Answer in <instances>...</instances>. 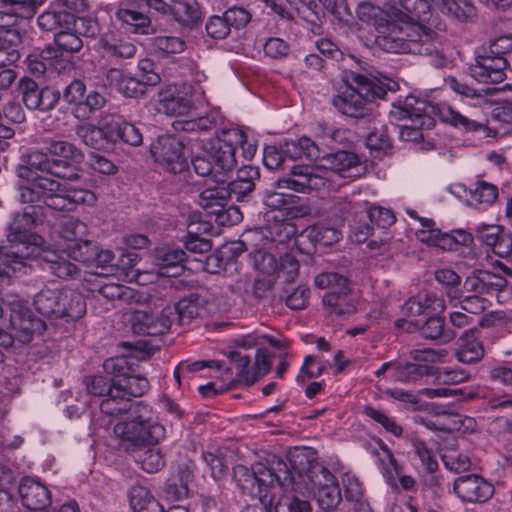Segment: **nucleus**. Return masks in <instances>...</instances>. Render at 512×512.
<instances>
[{"instance_id": "31", "label": "nucleus", "mask_w": 512, "mask_h": 512, "mask_svg": "<svg viewBox=\"0 0 512 512\" xmlns=\"http://www.w3.org/2000/svg\"><path fill=\"white\" fill-rule=\"evenodd\" d=\"M479 239L501 258L512 259V234L499 227H484L479 231Z\"/></svg>"}, {"instance_id": "60", "label": "nucleus", "mask_w": 512, "mask_h": 512, "mask_svg": "<svg viewBox=\"0 0 512 512\" xmlns=\"http://www.w3.org/2000/svg\"><path fill=\"white\" fill-rule=\"evenodd\" d=\"M363 413L376 423L380 424L387 432L391 433L395 437L402 436V427L398 425L393 417H390L384 411L376 409L372 406H365Z\"/></svg>"}, {"instance_id": "21", "label": "nucleus", "mask_w": 512, "mask_h": 512, "mask_svg": "<svg viewBox=\"0 0 512 512\" xmlns=\"http://www.w3.org/2000/svg\"><path fill=\"white\" fill-rule=\"evenodd\" d=\"M508 285L506 278L489 270H474L464 281L467 292L478 294L481 297H494L502 292Z\"/></svg>"}, {"instance_id": "8", "label": "nucleus", "mask_w": 512, "mask_h": 512, "mask_svg": "<svg viewBox=\"0 0 512 512\" xmlns=\"http://www.w3.org/2000/svg\"><path fill=\"white\" fill-rule=\"evenodd\" d=\"M255 473V497H258L265 507H273L274 498H276L275 490L289 491L294 487L293 472L286 462L280 458L273 457L268 465L256 463Z\"/></svg>"}, {"instance_id": "52", "label": "nucleus", "mask_w": 512, "mask_h": 512, "mask_svg": "<svg viewBox=\"0 0 512 512\" xmlns=\"http://www.w3.org/2000/svg\"><path fill=\"white\" fill-rule=\"evenodd\" d=\"M319 508L325 512H338L342 502L341 490L338 483L322 487L314 492Z\"/></svg>"}, {"instance_id": "44", "label": "nucleus", "mask_w": 512, "mask_h": 512, "mask_svg": "<svg viewBox=\"0 0 512 512\" xmlns=\"http://www.w3.org/2000/svg\"><path fill=\"white\" fill-rule=\"evenodd\" d=\"M341 236V232L335 227H331L324 223H318L306 229L304 233L297 236L295 244L297 246L301 245L302 239L306 237L324 246H331L337 243L341 239Z\"/></svg>"}, {"instance_id": "34", "label": "nucleus", "mask_w": 512, "mask_h": 512, "mask_svg": "<svg viewBox=\"0 0 512 512\" xmlns=\"http://www.w3.org/2000/svg\"><path fill=\"white\" fill-rule=\"evenodd\" d=\"M350 289L348 286L327 292L322 299L329 315L346 317L354 313L355 306L347 299Z\"/></svg>"}, {"instance_id": "49", "label": "nucleus", "mask_w": 512, "mask_h": 512, "mask_svg": "<svg viewBox=\"0 0 512 512\" xmlns=\"http://www.w3.org/2000/svg\"><path fill=\"white\" fill-rule=\"evenodd\" d=\"M135 402H131L129 398H126L123 394L115 393V388L105 396L100 403L101 411L110 416H119L122 414L129 415L132 412V408Z\"/></svg>"}, {"instance_id": "11", "label": "nucleus", "mask_w": 512, "mask_h": 512, "mask_svg": "<svg viewBox=\"0 0 512 512\" xmlns=\"http://www.w3.org/2000/svg\"><path fill=\"white\" fill-rule=\"evenodd\" d=\"M62 97L72 106V115L79 121L89 120L106 105V98L98 91L86 94V85L80 79L72 80L63 90Z\"/></svg>"}, {"instance_id": "43", "label": "nucleus", "mask_w": 512, "mask_h": 512, "mask_svg": "<svg viewBox=\"0 0 512 512\" xmlns=\"http://www.w3.org/2000/svg\"><path fill=\"white\" fill-rule=\"evenodd\" d=\"M433 311L444 310V300L438 298L435 294H425L410 297L402 306V313L407 316H419L427 309Z\"/></svg>"}, {"instance_id": "16", "label": "nucleus", "mask_w": 512, "mask_h": 512, "mask_svg": "<svg viewBox=\"0 0 512 512\" xmlns=\"http://www.w3.org/2000/svg\"><path fill=\"white\" fill-rule=\"evenodd\" d=\"M65 172L61 169V163L55 162L49 157L48 153L40 150H32L23 154L20 163L16 167V175L19 179L43 177L40 173H47L59 178V176H67Z\"/></svg>"}, {"instance_id": "3", "label": "nucleus", "mask_w": 512, "mask_h": 512, "mask_svg": "<svg viewBox=\"0 0 512 512\" xmlns=\"http://www.w3.org/2000/svg\"><path fill=\"white\" fill-rule=\"evenodd\" d=\"M346 88L333 97L334 107L344 115L362 118L367 114V106L376 99H384L393 82L365 74L351 72L347 76Z\"/></svg>"}, {"instance_id": "40", "label": "nucleus", "mask_w": 512, "mask_h": 512, "mask_svg": "<svg viewBox=\"0 0 512 512\" xmlns=\"http://www.w3.org/2000/svg\"><path fill=\"white\" fill-rule=\"evenodd\" d=\"M213 187H206L199 194V205L210 213H219L231 196L226 183H218Z\"/></svg>"}, {"instance_id": "64", "label": "nucleus", "mask_w": 512, "mask_h": 512, "mask_svg": "<svg viewBox=\"0 0 512 512\" xmlns=\"http://www.w3.org/2000/svg\"><path fill=\"white\" fill-rule=\"evenodd\" d=\"M276 512H310L311 505L308 501L302 500L296 496L284 495L278 500L274 498Z\"/></svg>"}, {"instance_id": "36", "label": "nucleus", "mask_w": 512, "mask_h": 512, "mask_svg": "<svg viewBox=\"0 0 512 512\" xmlns=\"http://www.w3.org/2000/svg\"><path fill=\"white\" fill-rule=\"evenodd\" d=\"M21 37L16 30L0 31V69L10 67L20 58L18 46Z\"/></svg>"}, {"instance_id": "53", "label": "nucleus", "mask_w": 512, "mask_h": 512, "mask_svg": "<svg viewBox=\"0 0 512 512\" xmlns=\"http://www.w3.org/2000/svg\"><path fill=\"white\" fill-rule=\"evenodd\" d=\"M98 243L96 241L83 239L66 247L68 256L75 261L91 264L97 255Z\"/></svg>"}, {"instance_id": "55", "label": "nucleus", "mask_w": 512, "mask_h": 512, "mask_svg": "<svg viewBox=\"0 0 512 512\" xmlns=\"http://www.w3.org/2000/svg\"><path fill=\"white\" fill-rule=\"evenodd\" d=\"M102 46L105 52L116 59H129L136 53V46L130 40L126 39H104Z\"/></svg>"}, {"instance_id": "29", "label": "nucleus", "mask_w": 512, "mask_h": 512, "mask_svg": "<svg viewBox=\"0 0 512 512\" xmlns=\"http://www.w3.org/2000/svg\"><path fill=\"white\" fill-rule=\"evenodd\" d=\"M260 179L259 168L244 165L238 169L236 178L227 183L230 195H235L237 201L245 200L255 189L256 181Z\"/></svg>"}, {"instance_id": "25", "label": "nucleus", "mask_w": 512, "mask_h": 512, "mask_svg": "<svg viewBox=\"0 0 512 512\" xmlns=\"http://www.w3.org/2000/svg\"><path fill=\"white\" fill-rule=\"evenodd\" d=\"M86 23L89 26L84 33L94 35L97 31V25L93 20L76 18L73 14L66 11H47L38 17V25L45 31H59L62 28L70 29L71 26H75L79 30V26H84Z\"/></svg>"}, {"instance_id": "63", "label": "nucleus", "mask_w": 512, "mask_h": 512, "mask_svg": "<svg viewBox=\"0 0 512 512\" xmlns=\"http://www.w3.org/2000/svg\"><path fill=\"white\" fill-rule=\"evenodd\" d=\"M83 383L88 394L97 397H105L114 389L113 376H111V379L102 375L86 376Z\"/></svg>"}, {"instance_id": "6", "label": "nucleus", "mask_w": 512, "mask_h": 512, "mask_svg": "<svg viewBox=\"0 0 512 512\" xmlns=\"http://www.w3.org/2000/svg\"><path fill=\"white\" fill-rule=\"evenodd\" d=\"M37 220L38 208L27 206L13 213L6 226V238L11 244L7 249L26 261L37 256L39 248L44 244V239L33 233Z\"/></svg>"}, {"instance_id": "62", "label": "nucleus", "mask_w": 512, "mask_h": 512, "mask_svg": "<svg viewBox=\"0 0 512 512\" xmlns=\"http://www.w3.org/2000/svg\"><path fill=\"white\" fill-rule=\"evenodd\" d=\"M98 294L107 300H118L126 303H130L131 300L135 297V292L133 289L116 283H106L100 286L98 289Z\"/></svg>"}, {"instance_id": "35", "label": "nucleus", "mask_w": 512, "mask_h": 512, "mask_svg": "<svg viewBox=\"0 0 512 512\" xmlns=\"http://www.w3.org/2000/svg\"><path fill=\"white\" fill-rule=\"evenodd\" d=\"M445 321L442 317L431 316L420 327L418 323H410L407 331L412 332L414 329H419L421 335L430 340H441L443 343H448L455 338V333L450 329H445Z\"/></svg>"}, {"instance_id": "45", "label": "nucleus", "mask_w": 512, "mask_h": 512, "mask_svg": "<svg viewBox=\"0 0 512 512\" xmlns=\"http://www.w3.org/2000/svg\"><path fill=\"white\" fill-rule=\"evenodd\" d=\"M228 358L233 368L236 370V379H230L226 389H231L235 383H245L247 386H251L255 383L256 377L255 373H253V369L250 367V357L248 355L233 350L228 353Z\"/></svg>"}, {"instance_id": "19", "label": "nucleus", "mask_w": 512, "mask_h": 512, "mask_svg": "<svg viewBox=\"0 0 512 512\" xmlns=\"http://www.w3.org/2000/svg\"><path fill=\"white\" fill-rule=\"evenodd\" d=\"M46 150L50 158L57 163H61L62 171L71 176H59L60 179L74 181L79 179V169L76 163L83 159V153L74 144L64 140H49L46 142Z\"/></svg>"}, {"instance_id": "17", "label": "nucleus", "mask_w": 512, "mask_h": 512, "mask_svg": "<svg viewBox=\"0 0 512 512\" xmlns=\"http://www.w3.org/2000/svg\"><path fill=\"white\" fill-rule=\"evenodd\" d=\"M33 259H38L44 271L59 279L71 280L80 275V269L70 260L66 247L59 251L49 250L41 246L38 255Z\"/></svg>"}, {"instance_id": "26", "label": "nucleus", "mask_w": 512, "mask_h": 512, "mask_svg": "<svg viewBox=\"0 0 512 512\" xmlns=\"http://www.w3.org/2000/svg\"><path fill=\"white\" fill-rule=\"evenodd\" d=\"M22 504L30 510H43L52 501L48 487L31 477H24L18 488Z\"/></svg>"}, {"instance_id": "42", "label": "nucleus", "mask_w": 512, "mask_h": 512, "mask_svg": "<svg viewBox=\"0 0 512 512\" xmlns=\"http://www.w3.org/2000/svg\"><path fill=\"white\" fill-rule=\"evenodd\" d=\"M61 292L62 289L44 288L40 290L34 296L35 309L49 319H58Z\"/></svg>"}, {"instance_id": "50", "label": "nucleus", "mask_w": 512, "mask_h": 512, "mask_svg": "<svg viewBox=\"0 0 512 512\" xmlns=\"http://www.w3.org/2000/svg\"><path fill=\"white\" fill-rule=\"evenodd\" d=\"M125 123L126 121L118 114L108 113L103 115L98 123L103 141L110 144L118 143Z\"/></svg>"}, {"instance_id": "2", "label": "nucleus", "mask_w": 512, "mask_h": 512, "mask_svg": "<svg viewBox=\"0 0 512 512\" xmlns=\"http://www.w3.org/2000/svg\"><path fill=\"white\" fill-rule=\"evenodd\" d=\"M295 147H298L307 159L317 164L313 167L304 165L289 167L290 173L276 182L279 189H290L302 193L307 190L321 189L327 185L329 172L350 177L351 175L347 172L360 163L358 155L350 151L340 150L322 154L318 145L305 136L298 140Z\"/></svg>"}, {"instance_id": "14", "label": "nucleus", "mask_w": 512, "mask_h": 512, "mask_svg": "<svg viewBox=\"0 0 512 512\" xmlns=\"http://www.w3.org/2000/svg\"><path fill=\"white\" fill-rule=\"evenodd\" d=\"M175 317V309L166 306L161 311L136 310L130 317L132 331L137 335L161 336L166 334Z\"/></svg>"}, {"instance_id": "24", "label": "nucleus", "mask_w": 512, "mask_h": 512, "mask_svg": "<svg viewBox=\"0 0 512 512\" xmlns=\"http://www.w3.org/2000/svg\"><path fill=\"white\" fill-rule=\"evenodd\" d=\"M158 103L166 115L173 117L187 115L193 106L191 97L177 84L163 86L158 91Z\"/></svg>"}, {"instance_id": "23", "label": "nucleus", "mask_w": 512, "mask_h": 512, "mask_svg": "<svg viewBox=\"0 0 512 512\" xmlns=\"http://www.w3.org/2000/svg\"><path fill=\"white\" fill-rule=\"evenodd\" d=\"M454 491L465 502L480 503L492 497L494 488L484 478L471 474L458 477L454 482Z\"/></svg>"}, {"instance_id": "4", "label": "nucleus", "mask_w": 512, "mask_h": 512, "mask_svg": "<svg viewBox=\"0 0 512 512\" xmlns=\"http://www.w3.org/2000/svg\"><path fill=\"white\" fill-rule=\"evenodd\" d=\"M133 407L128 419L114 426L115 435L127 451L147 444H158L165 437V428L158 422L152 407L142 401L135 402Z\"/></svg>"}, {"instance_id": "59", "label": "nucleus", "mask_w": 512, "mask_h": 512, "mask_svg": "<svg viewBox=\"0 0 512 512\" xmlns=\"http://www.w3.org/2000/svg\"><path fill=\"white\" fill-rule=\"evenodd\" d=\"M75 135L83 144L94 149H100L103 146V139L99 126L85 122L78 124L74 128Z\"/></svg>"}, {"instance_id": "30", "label": "nucleus", "mask_w": 512, "mask_h": 512, "mask_svg": "<svg viewBox=\"0 0 512 512\" xmlns=\"http://www.w3.org/2000/svg\"><path fill=\"white\" fill-rule=\"evenodd\" d=\"M485 349L475 336V330L465 331L457 340L456 359L463 364L478 363L484 357Z\"/></svg>"}, {"instance_id": "39", "label": "nucleus", "mask_w": 512, "mask_h": 512, "mask_svg": "<svg viewBox=\"0 0 512 512\" xmlns=\"http://www.w3.org/2000/svg\"><path fill=\"white\" fill-rule=\"evenodd\" d=\"M172 309H175V316L178 317L179 324L183 326L189 325L206 312L203 300L198 295L182 298L175 306H172Z\"/></svg>"}, {"instance_id": "32", "label": "nucleus", "mask_w": 512, "mask_h": 512, "mask_svg": "<svg viewBox=\"0 0 512 512\" xmlns=\"http://www.w3.org/2000/svg\"><path fill=\"white\" fill-rule=\"evenodd\" d=\"M292 199V196L281 192H268L265 194L263 202L267 207L279 210L282 216H286L288 219L301 218L310 213L309 207L293 205Z\"/></svg>"}, {"instance_id": "15", "label": "nucleus", "mask_w": 512, "mask_h": 512, "mask_svg": "<svg viewBox=\"0 0 512 512\" xmlns=\"http://www.w3.org/2000/svg\"><path fill=\"white\" fill-rule=\"evenodd\" d=\"M17 92L29 110L47 112L58 103L61 93L48 86L39 85L30 77H23L17 83Z\"/></svg>"}, {"instance_id": "5", "label": "nucleus", "mask_w": 512, "mask_h": 512, "mask_svg": "<svg viewBox=\"0 0 512 512\" xmlns=\"http://www.w3.org/2000/svg\"><path fill=\"white\" fill-rule=\"evenodd\" d=\"M403 10L411 13L413 21L424 27H429L434 33L433 40L437 33L434 29L441 30V22L436 10L443 14L464 22L476 15L474 5L467 0H399Z\"/></svg>"}, {"instance_id": "18", "label": "nucleus", "mask_w": 512, "mask_h": 512, "mask_svg": "<svg viewBox=\"0 0 512 512\" xmlns=\"http://www.w3.org/2000/svg\"><path fill=\"white\" fill-rule=\"evenodd\" d=\"M290 463L314 492L337 483L335 476L324 465L317 461H310L304 453L293 454Z\"/></svg>"}, {"instance_id": "13", "label": "nucleus", "mask_w": 512, "mask_h": 512, "mask_svg": "<svg viewBox=\"0 0 512 512\" xmlns=\"http://www.w3.org/2000/svg\"><path fill=\"white\" fill-rule=\"evenodd\" d=\"M154 161L170 173H180L188 167L183 141L173 135H161L151 144Z\"/></svg>"}, {"instance_id": "22", "label": "nucleus", "mask_w": 512, "mask_h": 512, "mask_svg": "<svg viewBox=\"0 0 512 512\" xmlns=\"http://www.w3.org/2000/svg\"><path fill=\"white\" fill-rule=\"evenodd\" d=\"M46 196L45 205L56 211H73L80 204L92 203L94 194L85 189L62 188L57 182V187Z\"/></svg>"}, {"instance_id": "54", "label": "nucleus", "mask_w": 512, "mask_h": 512, "mask_svg": "<svg viewBox=\"0 0 512 512\" xmlns=\"http://www.w3.org/2000/svg\"><path fill=\"white\" fill-rule=\"evenodd\" d=\"M59 57L58 50L54 47L47 46L39 55L33 54L27 57L28 69L35 75H43L48 66H52L53 60Z\"/></svg>"}, {"instance_id": "51", "label": "nucleus", "mask_w": 512, "mask_h": 512, "mask_svg": "<svg viewBox=\"0 0 512 512\" xmlns=\"http://www.w3.org/2000/svg\"><path fill=\"white\" fill-rule=\"evenodd\" d=\"M59 236L66 242L65 247L78 243L88 234L87 225L75 218H68L61 222L59 226Z\"/></svg>"}, {"instance_id": "46", "label": "nucleus", "mask_w": 512, "mask_h": 512, "mask_svg": "<svg viewBox=\"0 0 512 512\" xmlns=\"http://www.w3.org/2000/svg\"><path fill=\"white\" fill-rule=\"evenodd\" d=\"M129 497L134 512H163L164 510L159 501L144 486H133Z\"/></svg>"}, {"instance_id": "48", "label": "nucleus", "mask_w": 512, "mask_h": 512, "mask_svg": "<svg viewBox=\"0 0 512 512\" xmlns=\"http://www.w3.org/2000/svg\"><path fill=\"white\" fill-rule=\"evenodd\" d=\"M433 367L416 363H394L392 377L395 381L415 383L432 373Z\"/></svg>"}, {"instance_id": "20", "label": "nucleus", "mask_w": 512, "mask_h": 512, "mask_svg": "<svg viewBox=\"0 0 512 512\" xmlns=\"http://www.w3.org/2000/svg\"><path fill=\"white\" fill-rule=\"evenodd\" d=\"M508 62L505 57L488 54L486 48L478 54L470 66V75L482 83H500L505 78Z\"/></svg>"}, {"instance_id": "28", "label": "nucleus", "mask_w": 512, "mask_h": 512, "mask_svg": "<svg viewBox=\"0 0 512 512\" xmlns=\"http://www.w3.org/2000/svg\"><path fill=\"white\" fill-rule=\"evenodd\" d=\"M107 82L127 98H140L146 93V84L139 76H131L123 70L112 68L107 71Z\"/></svg>"}, {"instance_id": "58", "label": "nucleus", "mask_w": 512, "mask_h": 512, "mask_svg": "<svg viewBox=\"0 0 512 512\" xmlns=\"http://www.w3.org/2000/svg\"><path fill=\"white\" fill-rule=\"evenodd\" d=\"M233 479L243 493L255 496L256 493V473L255 464L252 468L238 464L233 467Z\"/></svg>"}, {"instance_id": "7", "label": "nucleus", "mask_w": 512, "mask_h": 512, "mask_svg": "<svg viewBox=\"0 0 512 512\" xmlns=\"http://www.w3.org/2000/svg\"><path fill=\"white\" fill-rule=\"evenodd\" d=\"M425 100L409 95L402 102L393 105L389 112L392 124L399 126V137L405 142H419L423 129L434 126V119L427 112Z\"/></svg>"}, {"instance_id": "56", "label": "nucleus", "mask_w": 512, "mask_h": 512, "mask_svg": "<svg viewBox=\"0 0 512 512\" xmlns=\"http://www.w3.org/2000/svg\"><path fill=\"white\" fill-rule=\"evenodd\" d=\"M416 236L419 241L443 250H452L454 248V239L450 234L442 233L439 229L433 227L418 230Z\"/></svg>"}, {"instance_id": "61", "label": "nucleus", "mask_w": 512, "mask_h": 512, "mask_svg": "<svg viewBox=\"0 0 512 512\" xmlns=\"http://www.w3.org/2000/svg\"><path fill=\"white\" fill-rule=\"evenodd\" d=\"M267 231L272 242L276 244H284L290 240H296L297 228L289 221H279L269 225Z\"/></svg>"}, {"instance_id": "1", "label": "nucleus", "mask_w": 512, "mask_h": 512, "mask_svg": "<svg viewBox=\"0 0 512 512\" xmlns=\"http://www.w3.org/2000/svg\"><path fill=\"white\" fill-rule=\"evenodd\" d=\"M356 14L359 20L372 24L377 32L375 42L389 53H410L431 58V64L442 67L445 59L433 44L434 33L413 21V16L397 7L382 9L371 3H361Z\"/></svg>"}, {"instance_id": "47", "label": "nucleus", "mask_w": 512, "mask_h": 512, "mask_svg": "<svg viewBox=\"0 0 512 512\" xmlns=\"http://www.w3.org/2000/svg\"><path fill=\"white\" fill-rule=\"evenodd\" d=\"M171 15L176 21L185 26L197 23L201 12L196 0H169Z\"/></svg>"}, {"instance_id": "38", "label": "nucleus", "mask_w": 512, "mask_h": 512, "mask_svg": "<svg viewBox=\"0 0 512 512\" xmlns=\"http://www.w3.org/2000/svg\"><path fill=\"white\" fill-rule=\"evenodd\" d=\"M129 452L134 460L141 465V468L148 473L157 472L164 465V459L157 444L143 445L133 448Z\"/></svg>"}, {"instance_id": "57", "label": "nucleus", "mask_w": 512, "mask_h": 512, "mask_svg": "<svg viewBox=\"0 0 512 512\" xmlns=\"http://www.w3.org/2000/svg\"><path fill=\"white\" fill-rule=\"evenodd\" d=\"M440 117L442 121L465 131H477L483 128V125L477 121L471 120L454 110L450 106L442 107L440 110Z\"/></svg>"}, {"instance_id": "10", "label": "nucleus", "mask_w": 512, "mask_h": 512, "mask_svg": "<svg viewBox=\"0 0 512 512\" xmlns=\"http://www.w3.org/2000/svg\"><path fill=\"white\" fill-rule=\"evenodd\" d=\"M105 372L114 377L115 393H121L131 400V397H141L150 388L146 377L136 374L134 363L128 356L113 357L105 360Z\"/></svg>"}, {"instance_id": "33", "label": "nucleus", "mask_w": 512, "mask_h": 512, "mask_svg": "<svg viewBox=\"0 0 512 512\" xmlns=\"http://www.w3.org/2000/svg\"><path fill=\"white\" fill-rule=\"evenodd\" d=\"M59 310L58 319L78 320L86 313L85 299L76 291L62 289Z\"/></svg>"}, {"instance_id": "41", "label": "nucleus", "mask_w": 512, "mask_h": 512, "mask_svg": "<svg viewBox=\"0 0 512 512\" xmlns=\"http://www.w3.org/2000/svg\"><path fill=\"white\" fill-rule=\"evenodd\" d=\"M27 261L19 258L7 246H0V287L8 285L17 272L26 273Z\"/></svg>"}, {"instance_id": "9", "label": "nucleus", "mask_w": 512, "mask_h": 512, "mask_svg": "<svg viewBox=\"0 0 512 512\" xmlns=\"http://www.w3.org/2000/svg\"><path fill=\"white\" fill-rule=\"evenodd\" d=\"M203 142V152L211 158L220 175H216V182L226 183L227 173L237 164L236 144L244 142V132L238 128L224 129L216 133L215 138Z\"/></svg>"}, {"instance_id": "12", "label": "nucleus", "mask_w": 512, "mask_h": 512, "mask_svg": "<svg viewBox=\"0 0 512 512\" xmlns=\"http://www.w3.org/2000/svg\"><path fill=\"white\" fill-rule=\"evenodd\" d=\"M3 302L10 310V323L21 343H29L34 334L45 330V322L37 318L19 296L6 295Z\"/></svg>"}, {"instance_id": "27", "label": "nucleus", "mask_w": 512, "mask_h": 512, "mask_svg": "<svg viewBox=\"0 0 512 512\" xmlns=\"http://www.w3.org/2000/svg\"><path fill=\"white\" fill-rule=\"evenodd\" d=\"M23 183L18 185V197L22 203L35 206L44 203L46 196L57 187V181L47 177H35L33 179H21Z\"/></svg>"}, {"instance_id": "37", "label": "nucleus", "mask_w": 512, "mask_h": 512, "mask_svg": "<svg viewBox=\"0 0 512 512\" xmlns=\"http://www.w3.org/2000/svg\"><path fill=\"white\" fill-rule=\"evenodd\" d=\"M89 24H85L84 26H79V30L75 26H71L70 29L62 28L57 31L54 35V42L57 46L59 57L62 56L63 52L74 53L78 52L82 46V39L79 37V34H84L85 30H87ZM91 36L90 34H88Z\"/></svg>"}]
</instances>
